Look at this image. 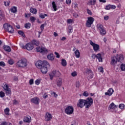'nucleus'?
<instances>
[{"mask_svg":"<svg viewBox=\"0 0 125 125\" xmlns=\"http://www.w3.org/2000/svg\"><path fill=\"white\" fill-rule=\"evenodd\" d=\"M2 87H3V89H4V90H7L10 89L8 87V85H7V84H6V83L3 84V86H2Z\"/></svg>","mask_w":125,"mask_h":125,"instance_id":"nucleus-33","label":"nucleus"},{"mask_svg":"<svg viewBox=\"0 0 125 125\" xmlns=\"http://www.w3.org/2000/svg\"><path fill=\"white\" fill-rule=\"evenodd\" d=\"M0 125H11V124L8 123L6 122H3L1 123Z\"/></svg>","mask_w":125,"mask_h":125,"instance_id":"nucleus-42","label":"nucleus"},{"mask_svg":"<svg viewBox=\"0 0 125 125\" xmlns=\"http://www.w3.org/2000/svg\"><path fill=\"white\" fill-rule=\"evenodd\" d=\"M96 2V0H90L89 1V3L91 5H94Z\"/></svg>","mask_w":125,"mask_h":125,"instance_id":"nucleus-34","label":"nucleus"},{"mask_svg":"<svg viewBox=\"0 0 125 125\" xmlns=\"http://www.w3.org/2000/svg\"><path fill=\"white\" fill-rule=\"evenodd\" d=\"M24 27L26 29H30V28H31V23L29 22L25 23Z\"/></svg>","mask_w":125,"mask_h":125,"instance_id":"nucleus-32","label":"nucleus"},{"mask_svg":"<svg viewBox=\"0 0 125 125\" xmlns=\"http://www.w3.org/2000/svg\"><path fill=\"white\" fill-rule=\"evenodd\" d=\"M87 12L88 14H89V15H92V12H91V11H90V10L87 9Z\"/></svg>","mask_w":125,"mask_h":125,"instance_id":"nucleus-58","label":"nucleus"},{"mask_svg":"<svg viewBox=\"0 0 125 125\" xmlns=\"http://www.w3.org/2000/svg\"><path fill=\"white\" fill-rule=\"evenodd\" d=\"M31 42H32V44L33 45L34 44V45L38 46V45H39V44H40V42L36 40H32Z\"/></svg>","mask_w":125,"mask_h":125,"instance_id":"nucleus-23","label":"nucleus"},{"mask_svg":"<svg viewBox=\"0 0 125 125\" xmlns=\"http://www.w3.org/2000/svg\"><path fill=\"white\" fill-rule=\"evenodd\" d=\"M30 19L32 22H35V21H36V19L35 17H31L30 18Z\"/></svg>","mask_w":125,"mask_h":125,"instance_id":"nucleus-50","label":"nucleus"},{"mask_svg":"<svg viewBox=\"0 0 125 125\" xmlns=\"http://www.w3.org/2000/svg\"><path fill=\"white\" fill-rule=\"evenodd\" d=\"M97 28L99 31H101V30L104 29L103 25L100 23L97 24Z\"/></svg>","mask_w":125,"mask_h":125,"instance_id":"nucleus-26","label":"nucleus"},{"mask_svg":"<svg viewBox=\"0 0 125 125\" xmlns=\"http://www.w3.org/2000/svg\"><path fill=\"white\" fill-rule=\"evenodd\" d=\"M91 58H92V59H95V58H96V55H95V54H92L91 56Z\"/></svg>","mask_w":125,"mask_h":125,"instance_id":"nucleus-64","label":"nucleus"},{"mask_svg":"<svg viewBox=\"0 0 125 125\" xmlns=\"http://www.w3.org/2000/svg\"><path fill=\"white\" fill-rule=\"evenodd\" d=\"M99 71H100V72H101V73H103L104 72V69H103V67L101 66L100 67H99L98 68Z\"/></svg>","mask_w":125,"mask_h":125,"instance_id":"nucleus-48","label":"nucleus"},{"mask_svg":"<svg viewBox=\"0 0 125 125\" xmlns=\"http://www.w3.org/2000/svg\"><path fill=\"white\" fill-rule=\"evenodd\" d=\"M6 95H10L11 94V90L10 89L6 90Z\"/></svg>","mask_w":125,"mask_h":125,"instance_id":"nucleus-37","label":"nucleus"},{"mask_svg":"<svg viewBox=\"0 0 125 125\" xmlns=\"http://www.w3.org/2000/svg\"><path fill=\"white\" fill-rule=\"evenodd\" d=\"M111 65H112V66H115L117 62H121V61H123V60H124V57H123V55H117L116 56H114L111 57Z\"/></svg>","mask_w":125,"mask_h":125,"instance_id":"nucleus-2","label":"nucleus"},{"mask_svg":"<svg viewBox=\"0 0 125 125\" xmlns=\"http://www.w3.org/2000/svg\"><path fill=\"white\" fill-rule=\"evenodd\" d=\"M4 50L7 52H10L11 51V48L9 46L4 45L3 46Z\"/></svg>","mask_w":125,"mask_h":125,"instance_id":"nucleus-18","label":"nucleus"},{"mask_svg":"<svg viewBox=\"0 0 125 125\" xmlns=\"http://www.w3.org/2000/svg\"><path fill=\"white\" fill-rule=\"evenodd\" d=\"M4 113L5 115H8L9 113V108L7 107L6 109H4Z\"/></svg>","mask_w":125,"mask_h":125,"instance_id":"nucleus-38","label":"nucleus"},{"mask_svg":"<svg viewBox=\"0 0 125 125\" xmlns=\"http://www.w3.org/2000/svg\"><path fill=\"white\" fill-rule=\"evenodd\" d=\"M113 93H114V90L112 88H110L108 90L107 92L105 93V95H108V96H111V95H112Z\"/></svg>","mask_w":125,"mask_h":125,"instance_id":"nucleus-15","label":"nucleus"},{"mask_svg":"<svg viewBox=\"0 0 125 125\" xmlns=\"http://www.w3.org/2000/svg\"><path fill=\"white\" fill-rule=\"evenodd\" d=\"M62 65L63 66V67L67 66V62L64 59L62 60Z\"/></svg>","mask_w":125,"mask_h":125,"instance_id":"nucleus-28","label":"nucleus"},{"mask_svg":"<svg viewBox=\"0 0 125 125\" xmlns=\"http://www.w3.org/2000/svg\"><path fill=\"white\" fill-rule=\"evenodd\" d=\"M24 16L26 18H27V17H30L31 16V13H25Z\"/></svg>","mask_w":125,"mask_h":125,"instance_id":"nucleus-55","label":"nucleus"},{"mask_svg":"<svg viewBox=\"0 0 125 125\" xmlns=\"http://www.w3.org/2000/svg\"><path fill=\"white\" fill-rule=\"evenodd\" d=\"M52 95H53L54 97H55L56 98L57 97V96H58V95H57V94H56V93L55 92H53L52 93Z\"/></svg>","mask_w":125,"mask_h":125,"instance_id":"nucleus-54","label":"nucleus"},{"mask_svg":"<svg viewBox=\"0 0 125 125\" xmlns=\"http://www.w3.org/2000/svg\"><path fill=\"white\" fill-rule=\"evenodd\" d=\"M8 63L10 65H13L14 64V61L12 59H10L8 61Z\"/></svg>","mask_w":125,"mask_h":125,"instance_id":"nucleus-41","label":"nucleus"},{"mask_svg":"<svg viewBox=\"0 0 125 125\" xmlns=\"http://www.w3.org/2000/svg\"><path fill=\"white\" fill-rule=\"evenodd\" d=\"M55 55H56V57L57 58H60V55H59V53H58L55 52Z\"/></svg>","mask_w":125,"mask_h":125,"instance_id":"nucleus-57","label":"nucleus"},{"mask_svg":"<svg viewBox=\"0 0 125 125\" xmlns=\"http://www.w3.org/2000/svg\"><path fill=\"white\" fill-rule=\"evenodd\" d=\"M75 56L77 58H80V56H81V53H80V51L79 50L77 49L75 52Z\"/></svg>","mask_w":125,"mask_h":125,"instance_id":"nucleus-22","label":"nucleus"},{"mask_svg":"<svg viewBox=\"0 0 125 125\" xmlns=\"http://www.w3.org/2000/svg\"><path fill=\"white\" fill-rule=\"evenodd\" d=\"M47 16V14H41L40 15V17L41 18H42V19H44V18H45V17Z\"/></svg>","mask_w":125,"mask_h":125,"instance_id":"nucleus-44","label":"nucleus"},{"mask_svg":"<svg viewBox=\"0 0 125 125\" xmlns=\"http://www.w3.org/2000/svg\"><path fill=\"white\" fill-rule=\"evenodd\" d=\"M93 22H94V18L90 17L88 18V20L86 22V26L87 28H90L91 27V25L93 24Z\"/></svg>","mask_w":125,"mask_h":125,"instance_id":"nucleus-10","label":"nucleus"},{"mask_svg":"<svg viewBox=\"0 0 125 125\" xmlns=\"http://www.w3.org/2000/svg\"><path fill=\"white\" fill-rule=\"evenodd\" d=\"M67 23H68V24H71V23H73V20L68 19L67 20Z\"/></svg>","mask_w":125,"mask_h":125,"instance_id":"nucleus-53","label":"nucleus"},{"mask_svg":"<svg viewBox=\"0 0 125 125\" xmlns=\"http://www.w3.org/2000/svg\"><path fill=\"white\" fill-rule=\"evenodd\" d=\"M34 48V45L32 43H28L25 45V49L27 50H32Z\"/></svg>","mask_w":125,"mask_h":125,"instance_id":"nucleus-13","label":"nucleus"},{"mask_svg":"<svg viewBox=\"0 0 125 125\" xmlns=\"http://www.w3.org/2000/svg\"><path fill=\"white\" fill-rule=\"evenodd\" d=\"M73 26H68V32L69 34H71L73 32Z\"/></svg>","mask_w":125,"mask_h":125,"instance_id":"nucleus-31","label":"nucleus"},{"mask_svg":"<svg viewBox=\"0 0 125 125\" xmlns=\"http://www.w3.org/2000/svg\"><path fill=\"white\" fill-rule=\"evenodd\" d=\"M27 66V60L25 59H22L20 60L17 63V67H21V68H24Z\"/></svg>","mask_w":125,"mask_h":125,"instance_id":"nucleus-4","label":"nucleus"},{"mask_svg":"<svg viewBox=\"0 0 125 125\" xmlns=\"http://www.w3.org/2000/svg\"><path fill=\"white\" fill-rule=\"evenodd\" d=\"M76 87H80V82H79V81L76 82Z\"/></svg>","mask_w":125,"mask_h":125,"instance_id":"nucleus-59","label":"nucleus"},{"mask_svg":"<svg viewBox=\"0 0 125 125\" xmlns=\"http://www.w3.org/2000/svg\"><path fill=\"white\" fill-rule=\"evenodd\" d=\"M5 96V94L3 91L0 92V97L1 98H3V97H4Z\"/></svg>","mask_w":125,"mask_h":125,"instance_id":"nucleus-39","label":"nucleus"},{"mask_svg":"<svg viewBox=\"0 0 125 125\" xmlns=\"http://www.w3.org/2000/svg\"><path fill=\"white\" fill-rule=\"evenodd\" d=\"M3 28L5 31H7L11 34H13V33H14V29H13V27L8 23L4 24Z\"/></svg>","mask_w":125,"mask_h":125,"instance_id":"nucleus-3","label":"nucleus"},{"mask_svg":"<svg viewBox=\"0 0 125 125\" xmlns=\"http://www.w3.org/2000/svg\"><path fill=\"white\" fill-rule=\"evenodd\" d=\"M83 95L85 97H87V96H88V93H87V91H85L83 93Z\"/></svg>","mask_w":125,"mask_h":125,"instance_id":"nucleus-47","label":"nucleus"},{"mask_svg":"<svg viewBox=\"0 0 125 125\" xmlns=\"http://www.w3.org/2000/svg\"><path fill=\"white\" fill-rule=\"evenodd\" d=\"M93 104V99L92 98H87L86 100H79V103L77 104V107L83 108L85 106L86 109H88Z\"/></svg>","mask_w":125,"mask_h":125,"instance_id":"nucleus-1","label":"nucleus"},{"mask_svg":"<svg viewBox=\"0 0 125 125\" xmlns=\"http://www.w3.org/2000/svg\"><path fill=\"white\" fill-rule=\"evenodd\" d=\"M10 11L13 13H16L17 12V7L13 6L10 9Z\"/></svg>","mask_w":125,"mask_h":125,"instance_id":"nucleus-25","label":"nucleus"},{"mask_svg":"<svg viewBox=\"0 0 125 125\" xmlns=\"http://www.w3.org/2000/svg\"><path fill=\"white\" fill-rule=\"evenodd\" d=\"M30 11L31 13L33 14H37V10L36 8H33L32 7L30 8Z\"/></svg>","mask_w":125,"mask_h":125,"instance_id":"nucleus-24","label":"nucleus"},{"mask_svg":"<svg viewBox=\"0 0 125 125\" xmlns=\"http://www.w3.org/2000/svg\"><path fill=\"white\" fill-rule=\"evenodd\" d=\"M105 9H106V10H110V9H111L110 4L107 5L105 6Z\"/></svg>","mask_w":125,"mask_h":125,"instance_id":"nucleus-43","label":"nucleus"},{"mask_svg":"<svg viewBox=\"0 0 125 125\" xmlns=\"http://www.w3.org/2000/svg\"><path fill=\"white\" fill-rule=\"evenodd\" d=\"M41 83V81L39 79H37L36 81H35V84L37 85H39Z\"/></svg>","mask_w":125,"mask_h":125,"instance_id":"nucleus-49","label":"nucleus"},{"mask_svg":"<svg viewBox=\"0 0 125 125\" xmlns=\"http://www.w3.org/2000/svg\"><path fill=\"white\" fill-rule=\"evenodd\" d=\"M0 66L1 67H4L5 66V63L3 62H0Z\"/></svg>","mask_w":125,"mask_h":125,"instance_id":"nucleus-51","label":"nucleus"},{"mask_svg":"<svg viewBox=\"0 0 125 125\" xmlns=\"http://www.w3.org/2000/svg\"><path fill=\"white\" fill-rule=\"evenodd\" d=\"M121 71H125V64L122 63L121 65Z\"/></svg>","mask_w":125,"mask_h":125,"instance_id":"nucleus-36","label":"nucleus"},{"mask_svg":"<svg viewBox=\"0 0 125 125\" xmlns=\"http://www.w3.org/2000/svg\"><path fill=\"white\" fill-rule=\"evenodd\" d=\"M50 80H53L54 77H60L61 73L59 71H53L49 75Z\"/></svg>","mask_w":125,"mask_h":125,"instance_id":"nucleus-9","label":"nucleus"},{"mask_svg":"<svg viewBox=\"0 0 125 125\" xmlns=\"http://www.w3.org/2000/svg\"><path fill=\"white\" fill-rule=\"evenodd\" d=\"M13 105H18L19 104V102L16 100H14L13 101Z\"/></svg>","mask_w":125,"mask_h":125,"instance_id":"nucleus-40","label":"nucleus"},{"mask_svg":"<svg viewBox=\"0 0 125 125\" xmlns=\"http://www.w3.org/2000/svg\"><path fill=\"white\" fill-rule=\"evenodd\" d=\"M36 50L37 52H40V53H46L47 52V49L44 47H36Z\"/></svg>","mask_w":125,"mask_h":125,"instance_id":"nucleus-11","label":"nucleus"},{"mask_svg":"<svg viewBox=\"0 0 125 125\" xmlns=\"http://www.w3.org/2000/svg\"><path fill=\"white\" fill-rule=\"evenodd\" d=\"M96 58L98 59L99 62H102V56L101 55V54L98 53L96 55Z\"/></svg>","mask_w":125,"mask_h":125,"instance_id":"nucleus-21","label":"nucleus"},{"mask_svg":"<svg viewBox=\"0 0 125 125\" xmlns=\"http://www.w3.org/2000/svg\"><path fill=\"white\" fill-rule=\"evenodd\" d=\"M33 83H34V79H30L29 81V84H30V85H32Z\"/></svg>","mask_w":125,"mask_h":125,"instance_id":"nucleus-56","label":"nucleus"},{"mask_svg":"<svg viewBox=\"0 0 125 125\" xmlns=\"http://www.w3.org/2000/svg\"><path fill=\"white\" fill-rule=\"evenodd\" d=\"M100 33L102 36H105V35H106V30H105V29L103 28V29L100 31Z\"/></svg>","mask_w":125,"mask_h":125,"instance_id":"nucleus-29","label":"nucleus"},{"mask_svg":"<svg viewBox=\"0 0 125 125\" xmlns=\"http://www.w3.org/2000/svg\"><path fill=\"white\" fill-rule=\"evenodd\" d=\"M119 108L123 110L125 108V104H121L119 105Z\"/></svg>","mask_w":125,"mask_h":125,"instance_id":"nucleus-45","label":"nucleus"},{"mask_svg":"<svg viewBox=\"0 0 125 125\" xmlns=\"http://www.w3.org/2000/svg\"><path fill=\"white\" fill-rule=\"evenodd\" d=\"M110 9H116V6L115 5H111L110 4Z\"/></svg>","mask_w":125,"mask_h":125,"instance_id":"nucleus-60","label":"nucleus"},{"mask_svg":"<svg viewBox=\"0 0 125 125\" xmlns=\"http://www.w3.org/2000/svg\"><path fill=\"white\" fill-rule=\"evenodd\" d=\"M64 112L67 115H72L74 113V107L72 106H68L64 109Z\"/></svg>","mask_w":125,"mask_h":125,"instance_id":"nucleus-7","label":"nucleus"},{"mask_svg":"<svg viewBox=\"0 0 125 125\" xmlns=\"http://www.w3.org/2000/svg\"><path fill=\"white\" fill-rule=\"evenodd\" d=\"M20 45L21 47V48H22L23 49H26V46H24L23 43H21L20 44Z\"/></svg>","mask_w":125,"mask_h":125,"instance_id":"nucleus-46","label":"nucleus"},{"mask_svg":"<svg viewBox=\"0 0 125 125\" xmlns=\"http://www.w3.org/2000/svg\"><path fill=\"white\" fill-rule=\"evenodd\" d=\"M46 64H47V61H44L43 62L42 61H39L36 62L35 65L37 68H38V69H40L43 66H45Z\"/></svg>","mask_w":125,"mask_h":125,"instance_id":"nucleus-6","label":"nucleus"},{"mask_svg":"<svg viewBox=\"0 0 125 125\" xmlns=\"http://www.w3.org/2000/svg\"><path fill=\"white\" fill-rule=\"evenodd\" d=\"M117 107V105H116L115 104H114V103H111L109 105L110 109H116Z\"/></svg>","mask_w":125,"mask_h":125,"instance_id":"nucleus-27","label":"nucleus"},{"mask_svg":"<svg viewBox=\"0 0 125 125\" xmlns=\"http://www.w3.org/2000/svg\"><path fill=\"white\" fill-rule=\"evenodd\" d=\"M50 65L49 63L47 62V64H46L45 65H43L41 68V71L43 75H45L47 73V68H49Z\"/></svg>","mask_w":125,"mask_h":125,"instance_id":"nucleus-8","label":"nucleus"},{"mask_svg":"<svg viewBox=\"0 0 125 125\" xmlns=\"http://www.w3.org/2000/svg\"><path fill=\"white\" fill-rule=\"evenodd\" d=\"M42 32L44 30V24H42L40 26Z\"/></svg>","mask_w":125,"mask_h":125,"instance_id":"nucleus-52","label":"nucleus"},{"mask_svg":"<svg viewBox=\"0 0 125 125\" xmlns=\"http://www.w3.org/2000/svg\"><path fill=\"white\" fill-rule=\"evenodd\" d=\"M86 74L88 75H92V71L90 69H87L85 71Z\"/></svg>","mask_w":125,"mask_h":125,"instance_id":"nucleus-35","label":"nucleus"},{"mask_svg":"<svg viewBox=\"0 0 125 125\" xmlns=\"http://www.w3.org/2000/svg\"><path fill=\"white\" fill-rule=\"evenodd\" d=\"M45 120L47 122L50 121L52 119V115L50 113L47 112L45 114Z\"/></svg>","mask_w":125,"mask_h":125,"instance_id":"nucleus-14","label":"nucleus"},{"mask_svg":"<svg viewBox=\"0 0 125 125\" xmlns=\"http://www.w3.org/2000/svg\"><path fill=\"white\" fill-rule=\"evenodd\" d=\"M63 82L62 81V78H58L57 80V85L58 87H60L62 85Z\"/></svg>","mask_w":125,"mask_h":125,"instance_id":"nucleus-16","label":"nucleus"},{"mask_svg":"<svg viewBox=\"0 0 125 125\" xmlns=\"http://www.w3.org/2000/svg\"><path fill=\"white\" fill-rule=\"evenodd\" d=\"M89 42L90 45H92V46H93V50L95 52H97L98 51H100V46H99V45L93 42H92V41L91 40H90Z\"/></svg>","mask_w":125,"mask_h":125,"instance_id":"nucleus-5","label":"nucleus"},{"mask_svg":"<svg viewBox=\"0 0 125 125\" xmlns=\"http://www.w3.org/2000/svg\"><path fill=\"white\" fill-rule=\"evenodd\" d=\"M18 33L19 35H20V36H22V37H23V38H25V34L22 30H19L18 32Z\"/></svg>","mask_w":125,"mask_h":125,"instance_id":"nucleus-30","label":"nucleus"},{"mask_svg":"<svg viewBox=\"0 0 125 125\" xmlns=\"http://www.w3.org/2000/svg\"><path fill=\"white\" fill-rule=\"evenodd\" d=\"M54 57H55L53 54H50L47 56V58L49 60H51V61H53V60H54Z\"/></svg>","mask_w":125,"mask_h":125,"instance_id":"nucleus-19","label":"nucleus"},{"mask_svg":"<svg viewBox=\"0 0 125 125\" xmlns=\"http://www.w3.org/2000/svg\"><path fill=\"white\" fill-rule=\"evenodd\" d=\"M73 16L75 17V18H77V17H79V15L77 13H73Z\"/></svg>","mask_w":125,"mask_h":125,"instance_id":"nucleus-62","label":"nucleus"},{"mask_svg":"<svg viewBox=\"0 0 125 125\" xmlns=\"http://www.w3.org/2000/svg\"><path fill=\"white\" fill-rule=\"evenodd\" d=\"M52 7L53 9V11H56L57 10V5H56L55 1H53L52 2Z\"/></svg>","mask_w":125,"mask_h":125,"instance_id":"nucleus-20","label":"nucleus"},{"mask_svg":"<svg viewBox=\"0 0 125 125\" xmlns=\"http://www.w3.org/2000/svg\"><path fill=\"white\" fill-rule=\"evenodd\" d=\"M31 102L36 105H39L40 104V99L38 97H34L31 99Z\"/></svg>","mask_w":125,"mask_h":125,"instance_id":"nucleus-12","label":"nucleus"},{"mask_svg":"<svg viewBox=\"0 0 125 125\" xmlns=\"http://www.w3.org/2000/svg\"><path fill=\"white\" fill-rule=\"evenodd\" d=\"M66 4H71V0H66Z\"/></svg>","mask_w":125,"mask_h":125,"instance_id":"nucleus-63","label":"nucleus"},{"mask_svg":"<svg viewBox=\"0 0 125 125\" xmlns=\"http://www.w3.org/2000/svg\"><path fill=\"white\" fill-rule=\"evenodd\" d=\"M71 76H72V77H76V76H77V72H72L71 73Z\"/></svg>","mask_w":125,"mask_h":125,"instance_id":"nucleus-61","label":"nucleus"},{"mask_svg":"<svg viewBox=\"0 0 125 125\" xmlns=\"http://www.w3.org/2000/svg\"><path fill=\"white\" fill-rule=\"evenodd\" d=\"M23 122L24 123H31V117L25 116L23 118Z\"/></svg>","mask_w":125,"mask_h":125,"instance_id":"nucleus-17","label":"nucleus"}]
</instances>
